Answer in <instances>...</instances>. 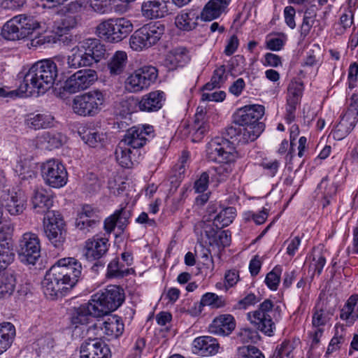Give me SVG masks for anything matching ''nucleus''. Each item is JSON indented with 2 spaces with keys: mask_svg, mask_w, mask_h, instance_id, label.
<instances>
[{
  "mask_svg": "<svg viewBox=\"0 0 358 358\" xmlns=\"http://www.w3.org/2000/svg\"><path fill=\"white\" fill-rule=\"evenodd\" d=\"M27 0H0V7L4 10H15L22 7Z\"/></svg>",
  "mask_w": 358,
  "mask_h": 358,
  "instance_id": "nucleus-63",
  "label": "nucleus"
},
{
  "mask_svg": "<svg viewBox=\"0 0 358 358\" xmlns=\"http://www.w3.org/2000/svg\"><path fill=\"white\" fill-rule=\"evenodd\" d=\"M113 215L117 218L118 228L124 230L129 224V219L131 215V210L127 208H122L120 210H117Z\"/></svg>",
  "mask_w": 358,
  "mask_h": 358,
  "instance_id": "nucleus-56",
  "label": "nucleus"
},
{
  "mask_svg": "<svg viewBox=\"0 0 358 358\" xmlns=\"http://www.w3.org/2000/svg\"><path fill=\"white\" fill-rule=\"evenodd\" d=\"M91 299L103 317L115 310L122 305L124 301V294L123 289L119 286L109 285L103 291L92 295Z\"/></svg>",
  "mask_w": 358,
  "mask_h": 358,
  "instance_id": "nucleus-6",
  "label": "nucleus"
},
{
  "mask_svg": "<svg viewBox=\"0 0 358 358\" xmlns=\"http://www.w3.org/2000/svg\"><path fill=\"white\" fill-rule=\"evenodd\" d=\"M109 245L107 238L94 236L85 242L83 256L89 261L99 259L106 255Z\"/></svg>",
  "mask_w": 358,
  "mask_h": 358,
  "instance_id": "nucleus-22",
  "label": "nucleus"
},
{
  "mask_svg": "<svg viewBox=\"0 0 358 358\" xmlns=\"http://www.w3.org/2000/svg\"><path fill=\"white\" fill-rule=\"evenodd\" d=\"M281 268L275 266L266 276L265 283L272 290H276L280 282Z\"/></svg>",
  "mask_w": 358,
  "mask_h": 358,
  "instance_id": "nucleus-54",
  "label": "nucleus"
},
{
  "mask_svg": "<svg viewBox=\"0 0 358 358\" xmlns=\"http://www.w3.org/2000/svg\"><path fill=\"white\" fill-rule=\"evenodd\" d=\"M15 259V253L9 247H0V271L6 269Z\"/></svg>",
  "mask_w": 358,
  "mask_h": 358,
  "instance_id": "nucleus-53",
  "label": "nucleus"
},
{
  "mask_svg": "<svg viewBox=\"0 0 358 358\" xmlns=\"http://www.w3.org/2000/svg\"><path fill=\"white\" fill-rule=\"evenodd\" d=\"M273 308V303L270 299H266L259 305L258 309L247 314L248 319L254 327L268 336H273L276 329Z\"/></svg>",
  "mask_w": 358,
  "mask_h": 358,
  "instance_id": "nucleus-4",
  "label": "nucleus"
},
{
  "mask_svg": "<svg viewBox=\"0 0 358 358\" xmlns=\"http://www.w3.org/2000/svg\"><path fill=\"white\" fill-rule=\"evenodd\" d=\"M264 129V124H241V133L239 134L238 143L245 144L256 140Z\"/></svg>",
  "mask_w": 358,
  "mask_h": 358,
  "instance_id": "nucleus-37",
  "label": "nucleus"
},
{
  "mask_svg": "<svg viewBox=\"0 0 358 358\" xmlns=\"http://www.w3.org/2000/svg\"><path fill=\"white\" fill-rule=\"evenodd\" d=\"M41 173L45 183L55 188L64 186L68 180L65 166L55 159H49L41 165Z\"/></svg>",
  "mask_w": 358,
  "mask_h": 358,
  "instance_id": "nucleus-10",
  "label": "nucleus"
},
{
  "mask_svg": "<svg viewBox=\"0 0 358 358\" xmlns=\"http://www.w3.org/2000/svg\"><path fill=\"white\" fill-rule=\"evenodd\" d=\"M236 327V322L233 315L223 314L216 317L208 327L211 334L219 336L229 335Z\"/></svg>",
  "mask_w": 358,
  "mask_h": 358,
  "instance_id": "nucleus-25",
  "label": "nucleus"
},
{
  "mask_svg": "<svg viewBox=\"0 0 358 358\" xmlns=\"http://www.w3.org/2000/svg\"><path fill=\"white\" fill-rule=\"evenodd\" d=\"M105 101V94L101 91L91 90L74 97L73 109L79 115L94 117L104 107Z\"/></svg>",
  "mask_w": 358,
  "mask_h": 358,
  "instance_id": "nucleus-5",
  "label": "nucleus"
},
{
  "mask_svg": "<svg viewBox=\"0 0 358 358\" xmlns=\"http://www.w3.org/2000/svg\"><path fill=\"white\" fill-rule=\"evenodd\" d=\"M81 138L86 144L92 148H101L106 141V134L96 129H89L85 131Z\"/></svg>",
  "mask_w": 358,
  "mask_h": 358,
  "instance_id": "nucleus-41",
  "label": "nucleus"
},
{
  "mask_svg": "<svg viewBox=\"0 0 358 358\" xmlns=\"http://www.w3.org/2000/svg\"><path fill=\"white\" fill-rule=\"evenodd\" d=\"M241 133V124L236 122V118H234V124L226 128L224 137L229 138L232 140L231 145L234 143H238V138H240L239 134Z\"/></svg>",
  "mask_w": 358,
  "mask_h": 358,
  "instance_id": "nucleus-57",
  "label": "nucleus"
},
{
  "mask_svg": "<svg viewBox=\"0 0 358 358\" xmlns=\"http://www.w3.org/2000/svg\"><path fill=\"white\" fill-rule=\"evenodd\" d=\"M259 301L257 296L253 293L247 294L243 299L239 300L235 305V309H246L249 306L255 305Z\"/></svg>",
  "mask_w": 358,
  "mask_h": 358,
  "instance_id": "nucleus-60",
  "label": "nucleus"
},
{
  "mask_svg": "<svg viewBox=\"0 0 358 358\" xmlns=\"http://www.w3.org/2000/svg\"><path fill=\"white\" fill-rule=\"evenodd\" d=\"M236 216V209L228 207L222 210L214 218L213 225L217 229H221L230 224Z\"/></svg>",
  "mask_w": 358,
  "mask_h": 358,
  "instance_id": "nucleus-43",
  "label": "nucleus"
},
{
  "mask_svg": "<svg viewBox=\"0 0 358 358\" xmlns=\"http://www.w3.org/2000/svg\"><path fill=\"white\" fill-rule=\"evenodd\" d=\"M43 227L45 236L55 247L64 241L66 233L65 224L58 212L52 210L45 215Z\"/></svg>",
  "mask_w": 358,
  "mask_h": 358,
  "instance_id": "nucleus-9",
  "label": "nucleus"
},
{
  "mask_svg": "<svg viewBox=\"0 0 358 358\" xmlns=\"http://www.w3.org/2000/svg\"><path fill=\"white\" fill-rule=\"evenodd\" d=\"M165 99L164 92L159 90L150 92L142 96L138 106L141 111L155 112L162 108Z\"/></svg>",
  "mask_w": 358,
  "mask_h": 358,
  "instance_id": "nucleus-26",
  "label": "nucleus"
},
{
  "mask_svg": "<svg viewBox=\"0 0 358 358\" xmlns=\"http://www.w3.org/2000/svg\"><path fill=\"white\" fill-rule=\"evenodd\" d=\"M292 351V345L289 343L284 342L280 346L277 347L273 353V357L289 358Z\"/></svg>",
  "mask_w": 358,
  "mask_h": 358,
  "instance_id": "nucleus-64",
  "label": "nucleus"
},
{
  "mask_svg": "<svg viewBox=\"0 0 358 358\" xmlns=\"http://www.w3.org/2000/svg\"><path fill=\"white\" fill-rule=\"evenodd\" d=\"M234 161L217 162L218 165L214 166L210 171L215 172V176L217 181L224 180L232 172L233 166L231 162Z\"/></svg>",
  "mask_w": 358,
  "mask_h": 358,
  "instance_id": "nucleus-47",
  "label": "nucleus"
},
{
  "mask_svg": "<svg viewBox=\"0 0 358 358\" xmlns=\"http://www.w3.org/2000/svg\"><path fill=\"white\" fill-rule=\"evenodd\" d=\"M52 266L71 289L78 282L83 268L80 262L73 257L60 259Z\"/></svg>",
  "mask_w": 358,
  "mask_h": 358,
  "instance_id": "nucleus-15",
  "label": "nucleus"
},
{
  "mask_svg": "<svg viewBox=\"0 0 358 358\" xmlns=\"http://www.w3.org/2000/svg\"><path fill=\"white\" fill-rule=\"evenodd\" d=\"M209 183V174L208 172H203L201 174L199 179H197L194 185V188L196 192L203 193L204 192L208 187Z\"/></svg>",
  "mask_w": 358,
  "mask_h": 358,
  "instance_id": "nucleus-61",
  "label": "nucleus"
},
{
  "mask_svg": "<svg viewBox=\"0 0 358 358\" xmlns=\"http://www.w3.org/2000/svg\"><path fill=\"white\" fill-rule=\"evenodd\" d=\"M60 72L55 57L34 63L24 76L19 90L26 96L44 94L50 89Z\"/></svg>",
  "mask_w": 358,
  "mask_h": 358,
  "instance_id": "nucleus-1",
  "label": "nucleus"
},
{
  "mask_svg": "<svg viewBox=\"0 0 358 358\" xmlns=\"http://www.w3.org/2000/svg\"><path fill=\"white\" fill-rule=\"evenodd\" d=\"M79 45L85 57V61L90 66L99 62L106 57V47L97 38H86L79 42Z\"/></svg>",
  "mask_w": 358,
  "mask_h": 358,
  "instance_id": "nucleus-18",
  "label": "nucleus"
},
{
  "mask_svg": "<svg viewBox=\"0 0 358 358\" xmlns=\"http://www.w3.org/2000/svg\"><path fill=\"white\" fill-rule=\"evenodd\" d=\"M231 0H210L203 8L201 17L211 21L219 17L226 10Z\"/></svg>",
  "mask_w": 358,
  "mask_h": 358,
  "instance_id": "nucleus-29",
  "label": "nucleus"
},
{
  "mask_svg": "<svg viewBox=\"0 0 358 358\" xmlns=\"http://www.w3.org/2000/svg\"><path fill=\"white\" fill-rule=\"evenodd\" d=\"M300 99L288 96L287 98V106H286V120L288 123H291L295 118V111L296 106L299 103Z\"/></svg>",
  "mask_w": 358,
  "mask_h": 358,
  "instance_id": "nucleus-58",
  "label": "nucleus"
},
{
  "mask_svg": "<svg viewBox=\"0 0 358 358\" xmlns=\"http://www.w3.org/2000/svg\"><path fill=\"white\" fill-rule=\"evenodd\" d=\"M164 31L163 25L157 23L145 24L131 35L129 39L130 47L136 51L148 48L157 43Z\"/></svg>",
  "mask_w": 358,
  "mask_h": 358,
  "instance_id": "nucleus-7",
  "label": "nucleus"
},
{
  "mask_svg": "<svg viewBox=\"0 0 358 358\" xmlns=\"http://www.w3.org/2000/svg\"><path fill=\"white\" fill-rule=\"evenodd\" d=\"M358 122V96L352 95L346 112L341 117L336 126L337 131L341 132L342 136L349 134Z\"/></svg>",
  "mask_w": 358,
  "mask_h": 358,
  "instance_id": "nucleus-21",
  "label": "nucleus"
},
{
  "mask_svg": "<svg viewBox=\"0 0 358 358\" xmlns=\"http://www.w3.org/2000/svg\"><path fill=\"white\" fill-rule=\"evenodd\" d=\"M337 187L338 186L334 182L329 184L328 176L322 179L320 183L318 185V189L323 193L324 198L326 200V203H324V206L329 203L328 199L336 194Z\"/></svg>",
  "mask_w": 358,
  "mask_h": 358,
  "instance_id": "nucleus-50",
  "label": "nucleus"
},
{
  "mask_svg": "<svg viewBox=\"0 0 358 358\" xmlns=\"http://www.w3.org/2000/svg\"><path fill=\"white\" fill-rule=\"evenodd\" d=\"M284 18H285V22L286 24L292 29H294L296 27V22H295V15H296V10L295 8L292 6H287L284 9Z\"/></svg>",
  "mask_w": 358,
  "mask_h": 358,
  "instance_id": "nucleus-62",
  "label": "nucleus"
},
{
  "mask_svg": "<svg viewBox=\"0 0 358 358\" xmlns=\"http://www.w3.org/2000/svg\"><path fill=\"white\" fill-rule=\"evenodd\" d=\"M57 64H59L60 73L65 75L82 66H90L85 61V57L80 45L71 50V55L67 57L63 55L55 56Z\"/></svg>",
  "mask_w": 358,
  "mask_h": 358,
  "instance_id": "nucleus-16",
  "label": "nucleus"
},
{
  "mask_svg": "<svg viewBox=\"0 0 358 358\" xmlns=\"http://www.w3.org/2000/svg\"><path fill=\"white\" fill-rule=\"evenodd\" d=\"M90 6L97 13L106 14L111 10V0H90Z\"/></svg>",
  "mask_w": 358,
  "mask_h": 358,
  "instance_id": "nucleus-55",
  "label": "nucleus"
},
{
  "mask_svg": "<svg viewBox=\"0 0 358 358\" xmlns=\"http://www.w3.org/2000/svg\"><path fill=\"white\" fill-rule=\"evenodd\" d=\"M333 315V310L324 304L317 305L313 310L312 327L324 328L330 323Z\"/></svg>",
  "mask_w": 358,
  "mask_h": 358,
  "instance_id": "nucleus-32",
  "label": "nucleus"
},
{
  "mask_svg": "<svg viewBox=\"0 0 358 358\" xmlns=\"http://www.w3.org/2000/svg\"><path fill=\"white\" fill-rule=\"evenodd\" d=\"M340 317L350 324L358 320V295H352L341 310Z\"/></svg>",
  "mask_w": 358,
  "mask_h": 358,
  "instance_id": "nucleus-34",
  "label": "nucleus"
},
{
  "mask_svg": "<svg viewBox=\"0 0 358 358\" xmlns=\"http://www.w3.org/2000/svg\"><path fill=\"white\" fill-rule=\"evenodd\" d=\"M190 59L189 52L186 48L178 47L171 50L166 56V62L172 67L183 66Z\"/></svg>",
  "mask_w": 358,
  "mask_h": 358,
  "instance_id": "nucleus-39",
  "label": "nucleus"
},
{
  "mask_svg": "<svg viewBox=\"0 0 358 358\" xmlns=\"http://www.w3.org/2000/svg\"><path fill=\"white\" fill-rule=\"evenodd\" d=\"M15 171L21 176L22 180L36 176L35 172L27 166L26 162H19L15 166Z\"/></svg>",
  "mask_w": 358,
  "mask_h": 358,
  "instance_id": "nucleus-59",
  "label": "nucleus"
},
{
  "mask_svg": "<svg viewBox=\"0 0 358 358\" xmlns=\"http://www.w3.org/2000/svg\"><path fill=\"white\" fill-rule=\"evenodd\" d=\"M80 358H111L108 346L99 338L85 340L80 346Z\"/></svg>",
  "mask_w": 358,
  "mask_h": 358,
  "instance_id": "nucleus-20",
  "label": "nucleus"
},
{
  "mask_svg": "<svg viewBox=\"0 0 358 358\" xmlns=\"http://www.w3.org/2000/svg\"><path fill=\"white\" fill-rule=\"evenodd\" d=\"M194 351L203 356L214 355L220 349V345L216 338L203 336L196 338L193 341Z\"/></svg>",
  "mask_w": 358,
  "mask_h": 358,
  "instance_id": "nucleus-28",
  "label": "nucleus"
},
{
  "mask_svg": "<svg viewBox=\"0 0 358 358\" xmlns=\"http://www.w3.org/2000/svg\"><path fill=\"white\" fill-rule=\"evenodd\" d=\"M19 258L25 264L34 265L41 256V245L38 236L24 233L20 240Z\"/></svg>",
  "mask_w": 358,
  "mask_h": 358,
  "instance_id": "nucleus-12",
  "label": "nucleus"
},
{
  "mask_svg": "<svg viewBox=\"0 0 358 358\" xmlns=\"http://www.w3.org/2000/svg\"><path fill=\"white\" fill-rule=\"evenodd\" d=\"M91 316L94 317H101L98 307L92 301V299L88 303L74 308L71 315V322L76 325L85 324L89 322Z\"/></svg>",
  "mask_w": 358,
  "mask_h": 358,
  "instance_id": "nucleus-24",
  "label": "nucleus"
},
{
  "mask_svg": "<svg viewBox=\"0 0 358 358\" xmlns=\"http://www.w3.org/2000/svg\"><path fill=\"white\" fill-rule=\"evenodd\" d=\"M15 336V328L12 323L0 324V355L11 345Z\"/></svg>",
  "mask_w": 358,
  "mask_h": 358,
  "instance_id": "nucleus-38",
  "label": "nucleus"
},
{
  "mask_svg": "<svg viewBox=\"0 0 358 358\" xmlns=\"http://www.w3.org/2000/svg\"><path fill=\"white\" fill-rule=\"evenodd\" d=\"M238 358H265L262 352L252 345L241 346L238 348Z\"/></svg>",
  "mask_w": 358,
  "mask_h": 358,
  "instance_id": "nucleus-52",
  "label": "nucleus"
},
{
  "mask_svg": "<svg viewBox=\"0 0 358 358\" xmlns=\"http://www.w3.org/2000/svg\"><path fill=\"white\" fill-rule=\"evenodd\" d=\"M53 201L52 195L43 188H38L34 190L32 197L33 208L37 213L47 214L50 212L49 209L52 206Z\"/></svg>",
  "mask_w": 358,
  "mask_h": 358,
  "instance_id": "nucleus-30",
  "label": "nucleus"
},
{
  "mask_svg": "<svg viewBox=\"0 0 358 358\" xmlns=\"http://www.w3.org/2000/svg\"><path fill=\"white\" fill-rule=\"evenodd\" d=\"M209 129V125L206 121H194L191 131L192 132V141H200Z\"/></svg>",
  "mask_w": 358,
  "mask_h": 358,
  "instance_id": "nucleus-51",
  "label": "nucleus"
},
{
  "mask_svg": "<svg viewBox=\"0 0 358 358\" xmlns=\"http://www.w3.org/2000/svg\"><path fill=\"white\" fill-rule=\"evenodd\" d=\"M132 30L131 22L124 17L109 18L100 22L96 28L97 35L110 43L122 41Z\"/></svg>",
  "mask_w": 358,
  "mask_h": 358,
  "instance_id": "nucleus-3",
  "label": "nucleus"
},
{
  "mask_svg": "<svg viewBox=\"0 0 358 358\" xmlns=\"http://www.w3.org/2000/svg\"><path fill=\"white\" fill-rule=\"evenodd\" d=\"M78 23L76 16L73 13H68L61 16L60 19L54 22L52 31L59 36H63L76 27Z\"/></svg>",
  "mask_w": 358,
  "mask_h": 358,
  "instance_id": "nucleus-35",
  "label": "nucleus"
},
{
  "mask_svg": "<svg viewBox=\"0 0 358 358\" xmlns=\"http://www.w3.org/2000/svg\"><path fill=\"white\" fill-rule=\"evenodd\" d=\"M3 205L11 216L20 215L27 208V199L22 193L14 192L3 199Z\"/></svg>",
  "mask_w": 358,
  "mask_h": 358,
  "instance_id": "nucleus-27",
  "label": "nucleus"
},
{
  "mask_svg": "<svg viewBox=\"0 0 358 358\" xmlns=\"http://www.w3.org/2000/svg\"><path fill=\"white\" fill-rule=\"evenodd\" d=\"M54 117L49 114H37L27 120V125L34 129L50 127Z\"/></svg>",
  "mask_w": 358,
  "mask_h": 358,
  "instance_id": "nucleus-45",
  "label": "nucleus"
},
{
  "mask_svg": "<svg viewBox=\"0 0 358 358\" xmlns=\"http://www.w3.org/2000/svg\"><path fill=\"white\" fill-rule=\"evenodd\" d=\"M39 27L40 23L35 17L28 14H20L4 24L1 34L8 40H20L32 34Z\"/></svg>",
  "mask_w": 358,
  "mask_h": 358,
  "instance_id": "nucleus-2",
  "label": "nucleus"
},
{
  "mask_svg": "<svg viewBox=\"0 0 358 358\" xmlns=\"http://www.w3.org/2000/svg\"><path fill=\"white\" fill-rule=\"evenodd\" d=\"M153 127L150 125L132 127L127 131L121 141L131 148H141L153 137Z\"/></svg>",
  "mask_w": 358,
  "mask_h": 358,
  "instance_id": "nucleus-17",
  "label": "nucleus"
},
{
  "mask_svg": "<svg viewBox=\"0 0 358 358\" xmlns=\"http://www.w3.org/2000/svg\"><path fill=\"white\" fill-rule=\"evenodd\" d=\"M226 304V301L222 296L212 292L203 294L200 301V306H210L213 308H223Z\"/></svg>",
  "mask_w": 358,
  "mask_h": 358,
  "instance_id": "nucleus-46",
  "label": "nucleus"
},
{
  "mask_svg": "<svg viewBox=\"0 0 358 358\" xmlns=\"http://www.w3.org/2000/svg\"><path fill=\"white\" fill-rule=\"evenodd\" d=\"M199 18V15L196 11L183 10L176 15L175 24L179 29L189 31L196 27Z\"/></svg>",
  "mask_w": 358,
  "mask_h": 358,
  "instance_id": "nucleus-31",
  "label": "nucleus"
},
{
  "mask_svg": "<svg viewBox=\"0 0 358 358\" xmlns=\"http://www.w3.org/2000/svg\"><path fill=\"white\" fill-rule=\"evenodd\" d=\"M41 143H46L45 148L52 150L59 148L62 143V136L57 133L44 132L41 136Z\"/></svg>",
  "mask_w": 358,
  "mask_h": 358,
  "instance_id": "nucleus-48",
  "label": "nucleus"
},
{
  "mask_svg": "<svg viewBox=\"0 0 358 358\" xmlns=\"http://www.w3.org/2000/svg\"><path fill=\"white\" fill-rule=\"evenodd\" d=\"M115 155L117 162L121 166L130 168L134 164L132 151L130 146H128L122 141L117 146Z\"/></svg>",
  "mask_w": 358,
  "mask_h": 358,
  "instance_id": "nucleus-40",
  "label": "nucleus"
},
{
  "mask_svg": "<svg viewBox=\"0 0 358 358\" xmlns=\"http://www.w3.org/2000/svg\"><path fill=\"white\" fill-rule=\"evenodd\" d=\"M124 327L121 318L116 315H112L103 322L101 328L106 336L117 338L122 334Z\"/></svg>",
  "mask_w": 358,
  "mask_h": 358,
  "instance_id": "nucleus-33",
  "label": "nucleus"
},
{
  "mask_svg": "<svg viewBox=\"0 0 358 358\" xmlns=\"http://www.w3.org/2000/svg\"><path fill=\"white\" fill-rule=\"evenodd\" d=\"M97 78V73L94 70H79L65 81L63 88L64 91L74 94L87 89Z\"/></svg>",
  "mask_w": 358,
  "mask_h": 358,
  "instance_id": "nucleus-14",
  "label": "nucleus"
},
{
  "mask_svg": "<svg viewBox=\"0 0 358 358\" xmlns=\"http://www.w3.org/2000/svg\"><path fill=\"white\" fill-rule=\"evenodd\" d=\"M206 155L213 162L235 161L236 152L228 139L216 137L208 143Z\"/></svg>",
  "mask_w": 358,
  "mask_h": 358,
  "instance_id": "nucleus-11",
  "label": "nucleus"
},
{
  "mask_svg": "<svg viewBox=\"0 0 358 358\" xmlns=\"http://www.w3.org/2000/svg\"><path fill=\"white\" fill-rule=\"evenodd\" d=\"M169 0H143L141 15L148 20L164 17L171 13Z\"/></svg>",
  "mask_w": 358,
  "mask_h": 358,
  "instance_id": "nucleus-19",
  "label": "nucleus"
},
{
  "mask_svg": "<svg viewBox=\"0 0 358 358\" xmlns=\"http://www.w3.org/2000/svg\"><path fill=\"white\" fill-rule=\"evenodd\" d=\"M264 114V107L262 105H248L239 109L235 117L236 122L241 124L253 125L263 124L259 120Z\"/></svg>",
  "mask_w": 358,
  "mask_h": 358,
  "instance_id": "nucleus-23",
  "label": "nucleus"
},
{
  "mask_svg": "<svg viewBox=\"0 0 358 358\" xmlns=\"http://www.w3.org/2000/svg\"><path fill=\"white\" fill-rule=\"evenodd\" d=\"M129 273L127 268H124V266L120 264L117 258L112 260L108 265L107 275L111 278H122Z\"/></svg>",
  "mask_w": 358,
  "mask_h": 358,
  "instance_id": "nucleus-49",
  "label": "nucleus"
},
{
  "mask_svg": "<svg viewBox=\"0 0 358 358\" xmlns=\"http://www.w3.org/2000/svg\"><path fill=\"white\" fill-rule=\"evenodd\" d=\"M16 284L15 276L12 273H6L0 276V299L10 296L14 292Z\"/></svg>",
  "mask_w": 358,
  "mask_h": 358,
  "instance_id": "nucleus-42",
  "label": "nucleus"
},
{
  "mask_svg": "<svg viewBox=\"0 0 358 358\" xmlns=\"http://www.w3.org/2000/svg\"><path fill=\"white\" fill-rule=\"evenodd\" d=\"M317 14L314 10L307 8L304 12L302 23L300 26V38L304 40L310 34V30L315 22Z\"/></svg>",
  "mask_w": 358,
  "mask_h": 358,
  "instance_id": "nucleus-44",
  "label": "nucleus"
},
{
  "mask_svg": "<svg viewBox=\"0 0 358 358\" xmlns=\"http://www.w3.org/2000/svg\"><path fill=\"white\" fill-rule=\"evenodd\" d=\"M41 284L44 294L52 300L64 296L71 289L53 266L47 271Z\"/></svg>",
  "mask_w": 358,
  "mask_h": 358,
  "instance_id": "nucleus-13",
  "label": "nucleus"
},
{
  "mask_svg": "<svg viewBox=\"0 0 358 358\" xmlns=\"http://www.w3.org/2000/svg\"><path fill=\"white\" fill-rule=\"evenodd\" d=\"M127 62V55L124 51H117L110 59L107 67L110 76L122 74Z\"/></svg>",
  "mask_w": 358,
  "mask_h": 358,
  "instance_id": "nucleus-36",
  "label": "nucleus"
},
{
  "mask_svg": "<svg viewBox=\"0 0 358 358\" xmlns=\"http://www.w3.org/2000/svg\"><path fill=\"white\" fill-rule=\"evenodd\" d=\"M158 76L157 69L152 66H143L136 69L125 80L126 90L132 93L140 92L153 83Z\"/></svg>",
  "mask_w": 358,
  "mask_h": 358,
  "instance_id": "nucleus-8",
  "label": "nucleus"
}]
</instances>
